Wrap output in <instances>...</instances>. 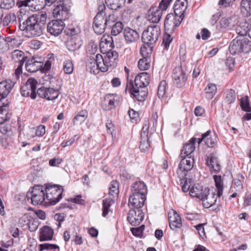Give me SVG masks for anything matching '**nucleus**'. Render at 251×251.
Here are the masks:
<instances>
[{"label": "nucleus", "mask_w": 251, "mask_h": 251, "mask_svg": "<svg viewBox=\"0 0 251 251\" xmlns=\"http://www.w3.org/2000/svg\"><path fill=\"white\" fill-rule=\"evenodd\" d=\"M238 23L236 16L223 17L220 20V25L222 28L231 29Z\"/></svg>", "instance_id": "nucleus-27"}, {"label": "nucleus", "mask_w": 251, "mask_h": 251, "mask_svg": "<svg viewBox=\"0 0 251 251\" xmlns=\"http://www.w3.org/2000/svg\"><path fill=\"white\" fill-rule=\"evenodd\" d=\"M150 78L148 73L143 72L136 75L133 84L136 87H141V88L143 87H147L150 83Z\"/></svg>", "instance_id": "nucleus-23"}, {"label": "nucleus", "mask_w": 251, "mask_h": 251, "mask_svg": "<svg viewBox=\"0 0 251 251\" xmlns=\"http://www.w3.org/2000/svg\"><path fill=\"white\" fill-rule=\"evenodd\" d=\"M98 60L97 59V55L96 57H90L89 59H88L87 63V66L90 69V71L91 73L94 74H98L97 64Z\"/></svg>", "instance_id": "nucleus-38"}, {"label": "nucleus", "mask_w": 251, "mask_h": 251, "mask_svg": "<svg viewBox=\"0 0 251 251\" xmlns=\"http://www.w3.org/2000/svg\"><path fill=\"white\" fill-rule=\"evenodd\" d=\"M101 107L103 110H110V94H107L101 102Z\"/></svg>", "instance_id": "nucleus-55"}, {"label": "nucleus", "mask_w": 251, "mask_h": 251, "mask_svg": "<svg viewBox=\"0 0 251 251\" xmlns=\"http://www.w3.org/2000/svg\"><path fill=\"white\" fill-rule=\"evenodd\" d=\"M12 58L15 62L19 63V66H22L26 59L24 52L18 50L12 52Z\"/></svg>", "instance_id": "nucleus-31"}, {"label": "nucleus", "mask_w": 251, "mask_h": 251, "mask_svg": "<svg viewBox=\"0 0 251 251\" xmlns=\"http://www.w3.org/2000/svg\"><path fill=\"white\" fill-rule=\"evenodd\" d=\"M39 224L38 221L35 219H32L29 220L27 223L29 230L31 232L36 231L39 226Z\"/></svg>", "instance_id": "nucleus-57"}, {"label": "nucleus", "mask_w": 251, "mask_h": 251, "mask_svg": "<svg viewBox=\"0 0 251 251\" xmlns=\"http://www.w3.org/2000/svg\"><path fill=\"white\" fill-rule=\"evenodd\" d=\"M125 0H111V10H113L112 20L116 21L121 15V13L118 11L124 3Z\"/></svg>", "instance_id": "nucleus-29"}, {"label": "nucleus", "mask_w": 251, "mask_h": 251, "mask_svg": "<svg viewBox=\"0 0 251 251\" xmlns=\"http://www.w3.org/2000/svg\"><path fill=\"white\" fill-rule=\"evenodd\" d=\"M168 218L169 226L171 229L176 230L177 228H180L181 227V218L176 211H173V215L169 213Z\"/></svg>", "instance_id": "nucleus-25"}, {"label": "nucleus", "mask_w": 251, "mask_h": 251, "mask_svg": "<svg viewBox=\"0 0 251 251\" xmlns=\"http://www.w3.org/2000/svg\"><path fill=\"white\" fill-rule=\"evenodd\" d=\"M41 58H32L28 59L26 61L25 67L26 70L29 72L34 73L41 70L42 67L43 65V62Z\"/></svg>", "instance_id": "nucleus-18"}, {"label": "nucleus", "mask_w": 251, "mask_h": 251, "mask_svg": "<svg viewBox=\"0 0 251 251\" xmlns=\"http://www.w3.org/2000/svg\"><path fill=\"white\" fill-rule=\"evenodd\" d=\"M190 180L188 181L185 179H180V185L182 188V190L183 192L185 193L188 192L189 190L190 191Z\"/></svg>", "instance_id": "nucleus-59"}, {"label": "nucleus", "mask_w": 251, "mask_h": 251, "mask_svg": "<svg viewBox=\"0 0 251 251\" xmlns=\"http://www.w3.org/2000/svg\"><path fill=\"white\" fill-rule=\"evenodd\" d=\"M174 84L177 88H182L186 84L188 79V74L181 66L174 68L172 74Z\"/></svg>", "instance_id": "nucleus-7"}, {"label": "nucleus", "mask_w": 251, "mask_h": 251, "mask_svg": "<svg viewBox=\"0 0 251 251\" xmlns=\"http://www.w3.org/2000/svg\"><path fill=\"white\" fill-rule=\"evenodd\" d=\"M235 99L236 93L235 91L233 89H230L227 92L224 101L227 104H230L235 101Z\"/></svg>", "instance_id": "nucleus-48"}, {"label": "nucleus", "mask_w": 251, "mask_h": 251, "mask_svg": "<svg viewBox=\"0 0 251 251\" xmlns=\"http://www.w3.org/2000/svg\"><path fill=\"white\" fill-rule=\"evenodd\" d=\"M226 66L231 71L234 67L235 60L231 57L228 58L225 61Z\"/></svg>", "instance_id": "nucleus-64"}, {"label": "nucleus", "mask_w": 251, "mask_h": 251, "mask_svg": "<svg viewBox=\"0 0 251 251\" xmlns=\"http://www.w3.org/2000/svg\"><path fill=\"white\" fill-rule=\"evenodd\" d=\"M124 36L126 40L129 43L136 41L139 38V33L136 30L129 27L124 29Z\"/></svg>", "instance_id": "nucleus-28"}, {"label": "nucleus", "mask_w": 251, "mask_h": 251, "mask_svg": "<svg viewBox=\"0 0 251 251\" xmlns=\"http://www.w3.org/2000/svg\"><path fill=\"white\" fill-rule=\"evenodd\" d=\"M27 201L30 199L33 205L41 204L46 200L45 191L42 186H35L32 191L26 195Z\"/></svg>", "instance_id": "nucleus-5"}, {"label": "nucleus", "mask_w": 251, "mask_h": 251, "mask_svg": "<svg viewBox=\"0 0 251 251\" xmlns=\"http://www.w3.org/2000/svg\"><path fill=\"white\" fill-rule=\"evenodd\" d=\"M16 20V16L14 13H9L7 14L3 20V22L5 24L8 25L9 23H13Z\"/></svg>", "instance_id": "nucleus-62"}, {"label": "nucleus", "mask_w": 251, "mask_h": 251, "mask_svg": "<svg viewBox=\"0 0 251 251\" xmlns=\"http://www.w3.org/2000/svg\"><path fill=\"white\" fill-rule=\"evenodd\" d=\"M119 194V184L117 180L111 182V203H114L118 200Z\"/></svg>", "instance_id": "nucleus-33"}, {"label": "nucleus", "mask_w": 251, "mask_h": 251, "mask_svg": "<svg viewBox=\"0 0 251 251\" xmlns=\"http://www.w3.org/2000/svg\"><path fill=\"white\" fill-rule=\"evenodd\" d=\"M53 234L54 231L51 227L48 226H44L40 229V241L51 240L53 238Z\"/></svg>", "instance_id": "nucleus-24"}, {"label": "nucleus", "mask_w": 251, "mask_h": 251, "mask_svg": "<svg viewBox=\"0 0 251 251\" xmlns=\"http://www.w3.org/2000/svg\"><path fill=\"white\" fill-rule=\"evenodd\" d=\"M144 218V213L141 208H131L127 216V221L132 226L139 225Z\"/></svg>", "instance_id": "nucleus-9"}, {"label": "nucleus", "mask_w": 251, "mask_h": 251, "mask_svg": "<svg viewBox=\"0 0 251 251\" xmlns=\"http://www.w3.org/2000/svg\"><path fill=\"white\" fill-rule=\"evenodd\" d=\"M39 251H60L59 247L55 244L44 243L39 246Z\"/></svg>", "instance_id": "nucleus-43"}, {"label": "nucleus", "mask_w": 251, "mask_h": 251, "mask_svg": "<svg viewBox=\"0 0 251 251\" xmlns=\"http://www.w3.org/2000/svg\"><path fill=\"white\" fill-rule=\"evenodd\" d=\"M47 203L54 205L62 198L64 189L62 186L57 184H48L45 188Z\"/></svg>", "instance_id": "nucleus-3"}, {"label": "nucleus", "mask_w": 251, "mask_h": 251, "mask_svg": "<svg viewBox=\"0 0 251 251\" xmlns=\"http://www.w3.org/2000/svg\"><path fill=\"white\" fill-rule=\"evenodd\" d=\"M146 51V47L143 45L140 49V54L143 57L139 59L138 63V68L140 70H146L150 67V55Z\"/></svg>", "instance_id": "nucleus-16"}, {"label": "nucleus", "mask_w": 251, "mask_h": 251, "mask_svg": "<svg viewBox=\"0 0 251 251\" xmlns=\"http://www.w3.org/2000/svg\"><path fill=\"white\" fill-rule=\"evenodd\" d=\"M209 163L214 171L219 172L221 170V165L217 157L213 154H210L209 157Z\"/></svg>", "instance_id": "nucleus-45"}, {"label": "nucleus", "mask_w": 251, "mask_h": 251, "mask_svg": "<svg viewBox=\"0 0 251 251\" xmlns=\"http://www.w3.org/2000/svg\"><path fill=\"white\" fill-rule=\"evenodd\" d=\"M240 9L242 14L245 16L251 15V0H242L240 3Z\"/></svg>", "instance_id": "nucleus-36"}, {"label": "nucleus", "mask_w": 251, "mask_h": 251, "mask_svg": "<svg viewBox=\"0 0 251 251\" xmlns=\"http://www.w3.org/2000/svg\"><path fill=\"white\" fill-rule=\"evenodd\" d=\"M241 53H248L251 50V41L248 38L239 36Z\"/></svg>", "instance_id": "nucleus-35"}, {"label": "nucleus", "mask_w": 251, "mask_h": 251, "mask_svg": "<svg viewBox=\"0 0 251 251\" xmlns=\"http://www.w3.org/2000/svg\"><path fill=\"white\" fill-rule=\"evenodd\" d=\"M205 91L208 98H212L217 92L216 85L213 83H209L205 87Z\"/></svg>", "instance_id": "nucleus-47"}, {"label": "nucleus", "mask_w": 251, "mask_h": 251, "mask_svg": "<svg viewBox=\"0 0 251 251\" xmlns=\"http://www.w3.org/2000/svg\"><path fill=\"white\" fill-rule=\"evenodd\" d=\"M64 26L65 24L61 20H52L48 24L47 31L51 35L57 36L62 33Z\"/></svg>", "instance_id": "nucleus-14"}, {"label": "nucleus", "mask_w": 251, "mask_h": 251, "mask_svg": "<svg viewBox=\"0 0 251 251\" xmlns=\"http://www.w3.org/2000/svg\"><path fill=\"white\" fill-rule=\"evenodd\" d=\"M81 46V44L79 40L72 38L66 43V46L68 49L71 51H74L79 49Z\"/></svg>", "instance_id": "nucleus-40"}, {"label": "nucleus", "mask_w": 251, "mask_h": 251, "mask_svg": "<svg viewBox=\"0 0 251 251\" xmlns=\"http://www.w3.org/2000/svg\"><path fill=\"white\" fill-rule=\"evenodd\" d=\"M167 82L165 80L161 81L158 87L157 95L161 99L163 98L166 92Z\"/></svg>", "instance_id": "nucleus-50"}, {"label": "nucleus", "mask_w": 251, "mask_h": 251, "mask_svg": "<svg viewBox=\"0 0 251 251\" xmlns=\"http://www.w3.org/2000/svg\"><path fill=\"white\" fill-rule=\"evenodd\" d=\"M187 6V0H176L174 5V10L176 15L182 20Z\"/></svg>", "instance_id": "nucleus-22"}, {"label": "nucleus", "mask_w": 251, "mask_h": 251, "mask_svg": "<svg viewBox=\"0 0 251 251\" xmlns=\"http://www.w3.org/2000/svg\"><path fill=\"white\" fill-rule=\"evenodd\" d=\"M111 35L116 36L120 33L123 29V23L120 22H117L112 26H111Z\"/></svg>", "instance_id": "nucleus-46"}, {"label": "nucleus", "mask_w": 251, "mask_h": 251, "mask_svg": "<svg viewBox=\"0 0 251 251\" xmlns=\"http://www.w3.org/2000/svg\"><path fill=\"white\" fill-rule=\"evenodd\" d=\"M70 9L65 4L64 1H60L53 10L52 14L54 17L58 20L63 22L69 17Z\"/></svg>", "instance_id": "nucleus-12"}, {"label": "nucleus", "mask_w": 251, "mask_h": 251, "mask_svg": "<svg viewBox=\"0 0 251 251\" xmlns=\"http://www.w3.org/2000/svg\"><path fill=\"white\" fill-rule=\"evenodd\" d=\"M217 137L214 134L211 135L209 138L207 137L205 139V144L208 148H214L217 143Z\"/></svg>", "instance_id": "nucleus-51"}, {"label": "nucleus", "mask_w": 251, "mask_h": 251, "mask_svg": "<svg viewBox=\"0 0 251 251\" xmlns=\"http://www.w3.org/2000/svg\"><path fill=\"white\" fill-rule=\"evenodd\" d=\"M214 180L215 183V186L217 191V195L220 198L223 195V181L221 176H214Z\"/></svg>", "instance_id": "nucleus-39"}, {"label": "nucleus", "mask_w": 251, "mask_h": 251, "mask_svg": "<svg viewBox=\"0 0 251 251\" xmlns=\"http://www.w3.org/2000/svg\"><path fill=\"white\" fill-rule=\"evenodd\" d=\"M37 94L40 98H45L49 100H53L57 98L59 92L57 90H54L52 88L41 87L38 89Z\"/></svg>", "instance_id": "nucleus-15"}, {"label": "nucleus", "mask_w": 251, "mask_h": 251, "mask_svg": "<svg viewBox=\"0 0 251 251\" xmlns=\"http://www.w3.org/2000/svg\"><path fill=\"white\" fill-rule=\"evenodd\" d=\"M170 0H162L158 7H152L150 10L148 20L153 23H157L161 18L163 12L166 11L170 5Z\"/></svg>", "instance_id": "nucleus-6"}, {"label": "nucleus", "mask_w": 251, "mask_h": 251, "mask_svg": "<svg viewBox=\"0 0 251 251\" xmlns=\"http://www.w3.org/2000/svg\"><path fill=\"white\" fill-rule=\"evenodd\" d=\"M140 196L132 194L130 195L128 204L130 208H142L146 200V197Z\"/></svg>", "instance_id": "nucleus-21"}, {"label": "nucleus", "mask_w": 251, "mask_h": 251, "mask_svg": "<svg viewBox=\"0 0 251 251\" xmlns=\"http://www.w3.org/2000/svg\"><path fill=\"white\" fill-rule=\"evenodd\" d=\"M97 59L98 61L97 69L98 73L99 70L102 72H106L110 66V57L102 56L100 54H97Z\"/></svg>", "instance_id": "nucleus-26"}, {"label": "nucleus", "mask_w": 251, "mask_h": 251, "mask_svg": "<svg viewBox=\"0 0 251 251\" xmlns=\"http://www.w3.org/2000/svg\"><path fill=\"white\" fill-rule=\"evenodd\" d=\"M19 20L20 30L25 31L28 37L39 36L42 33L43 24L39 22V18L35 15L27 17L23 22L20 19Z\"/></svg>", "instance_id": "nucleus-2"}, {"label": "nucleus", "mask_w": 251, "mask_h": 251, "mask_svg": "<svg viewBox=\"0 0 251 251\" xmlns=\"http://www.w3.org/2000/svg\"><path fill=\"white\" fill-rule=\"evenodd\" d=\"M210 190L207 187H204L202 186L197 184L192 186L190 189V195L196 197L201 201L205 199L207 195H209Z\"/></svg>", "instance_id": "nucleus-17"}, {"label": "nucleus", "mask_w": 251, "mask_h": 251, "mask_svg": "<svg viewBox=\"0 0 251 251\" xmlns=\"http://www.w3.org/2000/svg\"><path fill=\"white\" fill-rule=\"evenodd\" d=\"M25 5L30 7L32 9L38 11L44 8L46 5V0H25Z\"/></svg>", "instance_id": "nucleus-30"}, {"label": "nucleus", "mask_w": 251, "mask_h": 251, "mask_svg": "<svg viewBox=\"0 0 251 251\" xmlns=\"http://www.w3.org/2000/svg\"><path fill=\"white\" fill-rule=\"evenodd\" d=\"M106 14L102 15L101 13H98L94 19L93 28L95 33L101 34L104 32L105 26L107 25V17H105Z\"/></svg>", "instance_id": "nucleus-11"}, {"label": "nucleus", "mask_w": 251, "mask_h": 251, "mask_svg": "<svg viewBox=\"0 0 251 251\" xmlns=\"http://www.w3.org/2000/svg\"><path fill=\"white\" fill-rule=\"evenodd\" d=\"M28 134H31L30 138L34 136V134L37 136H42L45 133V126L43 125L38 126L36 129L30 128L27 130Z\"/></svg>", "instance_id": "nucleus-41"}, {"label": "nucleus", "mask_w": 251, "mask_h": 251, "mask_svg": "<svg viewBox=\"0 0 251 251\" xmlns=\"http://www.w3.org/2000/svg\"><path fill=\"white\" fill-rule=\"evenodd\" d=\"M141 141L139 148L141 151L143 152L145 151L146 149L150 147V141L148 137H145V134H143V136H140Z\"/></svg>", "instance_id": "nucleus-52"}, {"label": "nucleus", "mask_w": 251, "mask_h": 251, "mask_svg": "<svg viewBox=\"0 0 251 251\" xmlns=\"http://www.w3.org/2000/svg\"><path fill=\"white\" fill-rule=\"evenodd\" d=\"M110 45L103 43V42H100V48L101 53L104 55V56L110 57Z\"/></svg>", "instance_id": "nucleus-53"}, {"label": "nucleus", "mask_w": 251, "mask_h": 251, "mask_svg": "<svg viewBox=\"0 0 251 251\" xmlns=\"http://www.w3.org/2000/svg\"><path fill=\"white\" fill-rule=\"evenodd\" d=\"M217 197H218V195H216L214 192L212 193L211 195H210V194L209 195H207L205 199L201 200L203 206L206 208H208L215 204Z\"/></svg>", "instance_id": "nucleus-34"}, {"label": "nucleus", "mask_w": 251, "mask_h": 251, "mask_svg": "<svg viewBox=\"0 0 251 251\" xmlns=\"http://www.w3.org/2000/svg\"><path fill=\"white\" fill-rule=\"evenodd\" d=\"M240 44L239 36L236 37L230 42L228 49L231 54L235 55L241 53Z\"/></svg>", "instance_id": "nucleus-32"}, {"label": "nucleus", "mask_w": 251, "mask_h": 251, "mask_svg": "<svg viewBox=\"0 0 251 251\" xmlns=\"http://www.w3.org/2000/svg\"><path fill=\"white\" fill-rule=\"evenodd\" d=\"M180 22L176 14H168L166 17L164 24L165 31L169 33L174 32L176 28L180 24Z\"/></svg>", "instance_id": "nucleus-13"}, {"label": "nucleus", "mask_w": 251, "mask_h": 251, "mask_svg": "<svg viewBox=\"0 0 251 251\" xmlns=\"http://www.w3.org/2000/svg\"><path fill=\"white\" fill-rule=\"evenodd\" d=\"M37 80L33 78H29L21 88V94L23 97H30L32 99L36 97Z\"/></svg>", "instance_id": "nucleus-8"}, {"label": "nucleus", "mask_w": 251, "mask_h": 251, "mask_svg": "<svg viewBox=\"0 0 251 251\" xmlns=\"http://www.w3.org/2000/svg\"><path fill=\"white\" fill-rule=\"evenodd\" d=\"M88 117V112L86 110H82L74 117L73 120L74 124H81Z\"/></svg>", "instance_id": "nucleus-42"}, {"label": "nucleus", "mask_w": 251, "mask_h": 251, "mask_svg": "<svg viewBox=\"0 0 251 251\" xmlns=\"http://www.w3.org/2000/svg\"><path fill=\"white\" fill-rule=\"evenodd\" d=\"M160 33L161 31L159 25H149L142 33V41L145 45L146 44L150 47L156 43Z\"/></svg>", "instance_id": "nucleus-4"}, {"label": "nucleus", "mask_w": 251, "mask_h": 251, "mask_svg": "<svg viewBox=\"0 0 251 251\" xmlns=\"http://www.w3.org/2000/svg\"><path fill=\"white\" fill-rule=\"evenodd\" d=\"M111 67L115 68L117 66L119 62V53L115 50H112L114 48L113 38L111 37Z\"/></svg>", "instance_id": "nucleus-37"}, {"label": "nucleus", "mask_w": 251, "mask_h": 251, "mask_svg": "<svg viewBox=\"0 0 251 251\" xmlns=\"http://www.w3.org/2000/svg\"><path fill=\"white\" fill-rule=\"evenodd\" d=\"M15 82L11 79H6L0 82V99L7 97L13 89Z\"/></svg>", "instance_id": "nucleus-20"}, {"label": "nucleus", "mask_w": 251, "mask_h": 251, "mask_svg": "<svg viewBox=\"0 0 251 251\" xmlns=\"http://www.w3.org/2000/svg\"><path fill=\"white\" fill-rule=\"evenodd\" d=\"M173 37L169 34L166 33L163 38L162 45L164 46V48L166 50H168L170 46V43L173 41Z\"/></svg>", "instance_id": "nucleus-54"}, {"label": "nucleus", "mask_w": 251, "mask_h": 251, "mask_svg": "<svg viewBox=\"0 0 251 251\" xmlns=\"http://www.w3.org/2000/svg\"><path fill=\"white\" fill-rule=\"evenodd\" d=\"M129 93L131 96L135 99L139 101H144L146 100L148 95V88L146 87L143 88L136 87L133 84L132 80H130L129 82Z\"/></svg>", "instance_id": "nucleus-10"}, {"label": "nucleus", "mask_w": 251, "mask_h": 251, "mask_svg": "<svg viewBox=\"0 0 251 251\" xmlns=\"http://www.w3.org/2000/svg\"><path fill=\"white\" fill-rule=\"evenodd\" d=\"M240 105L242 110L247 112H250L251 106L248 96H246L240 99Z\"/></svg>", "instance_id": "nucleus-44"}, {"label": "nucleus", "mask_w": 251, "mask_h": 251, "mask_svg": "<svg viewBox=\"0 0 251 251\" xmlns=\"http://www.w3.org/2000/svg\"><path fill=\"white\" fill-rule=\"evenodd\" d=\"M236 32L239 36L244 37L247 34H249V31L250 30L248 29L243 28L241 26L238 25L236 28Z\"/></svg>", "instance_id": "nucleus-63"}, {"label": "nucleus", "mask_w": 251, "mask_h": 251, "mask_svg": "<svg viewBox=\"0 0 251 251\" xmlns=\"http://www.w3.org/2000/svg\"><path fill=\"white\" fill-rule=\"evenodd\" d=\"M147 187L146 184L143 181H136L131 186V194L141 197H146L147 194Z\"/></svg>", "instance_id": "nucleus-19"}, {"label": "nucleus", "mask_w": 251, "mask_h": 251, "mask_svg": "<svg viewBox=\"0 0 251 251\" xmlns=\"http://www.w3.org/2000/svg\"><path fill=\"white\" fill-rule=\"evenodd\" d=\"M0 7L2 9H9L12 8L15 4L14 0H1Z\"/></svg>", "instance_id": "nucleus-56"}, {"label": "nucleus", "mask_w": 251, "mask_h": 251, "mask_svg": "<svg viewBox=\"0 0 251 251\" xmlns=\"http://www.w3.org/2000/svg\"><path fill=\"white\" fill-rule=\"evenodd\" d=\"M110 207V200L105 199L103 200L102 203V216L105 217L109 212V208Z\"/></svg>", "instance_id": "nucleus-58"}, {"label": "nucleus", "mask_w": 251, "mask_h": 251, "mask_svg": "<svg viewBox=\"0 0 251 251\" xmlns=\"http://www.w3.org/2000/svg\"><path fill=\"white\" fill-rule=\"evenodd\" d=\"M144 228L145 226L143 225L139 227H132L131 228V231L133 235L140 237L142 234Z\"/></svg>", "instance_id": "nucleus-60"}, {"label": "nucleus", "mask_w": 251, "mask_h": 251, "mask_svg": "<svg viewBox=\"0 0 251 251\" xmlns=\"http://www.w3.org/2000/svg\"><path fill=\"white\" fill-rule=\"evenodd\" d=\"M63 69L66 74L70 75L74 71V65L70 60H65L63 62Z\"/></svg>", "instance_id": "nucleus-49"}, {"label": "nucleus", "mask_w": 251, "mask_h": 251, "mask_svg": "<svg viewBox=\"0 0 251 251\" xmlns=\"http://www.w3.org/2000/svg\"><path fill=\"white\" fill-rule=\"evenodd\" d=\"M197 139L193 137L189 141V143H186L181 150L180 154L182 158L179 164L177 173L179 174L180 172H183L182 177H184L187 175V173L190 171L193 167L194 158L190 155L195 150V144Z\"/></svg>", "instance_id": "nucleus-1"}, {"label": "nucleus", "mask_w": 251, "mask_h": 251, "mask_svg": "<svg viewBox=\"0 0 251 251\" xmlns=\"http://www.w3.org/2000/svg\"><path fill=\"white\" fill-rule=\"evenodd\" d=\"M23 43V40L20 37L13 36L12 42L11 44L10 49L19 47Z\"/></svg>", "instance_id": "nucleus-61"}]
</instances>
